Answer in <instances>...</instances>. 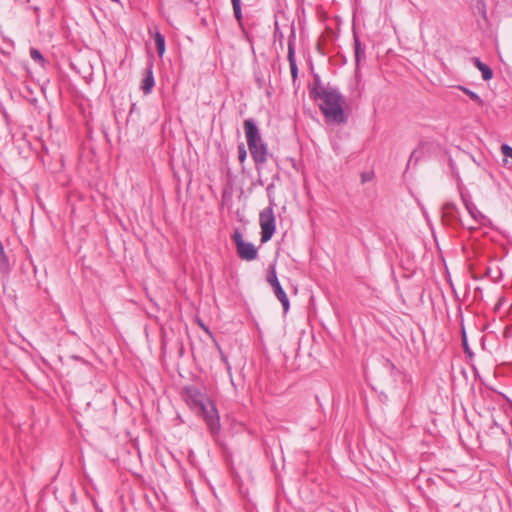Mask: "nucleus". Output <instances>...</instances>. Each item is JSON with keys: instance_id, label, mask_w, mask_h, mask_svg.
<instances>
[{"instance_id": "nucleus-1", "label": "nucleus", "mask_w": 512, "mask_h": 512, "mask_svg": "<svg viewBox=\"0 0 512 512\" xmlns=\"http://www.w3.org/2000/svg\"><path fill=\"white\" fill-rule=\"evenodd\" d=\"M184 397L187 404L203 417L210 433L216 436L220 431V418L215 403L195 386L185 387Z\"/></svg>"}, {"instance_id": "nucleus-2", "label": "nucleus", "mask_w": 512, "mask_h": 512, "mask_svg": "<svg viewBox=\"0 0 512 512\" xmlns=\"http://www.w3.org/2000/svg\"><path fill=\"white\" fill-rule=\"evenodd\" d=\"M314 101H321L319 109L328 122L345 124L348 116L345 114L343 105L345 98L336 86L317 96Z\"/></svg>"}, {"instance_id": "nucleus-3", "label": "nucleus", "mask_w": 512, "mask_h": 512, "mask_svg": "<svg viewBox=\"0 0 512 512\" xmlns=\"http://www.w3.org/2000/svg\"><path fill=\"white\" fill-rule=\"evenodd\" d=\"M243 127L251 157L257 171H260L268 160L267 145L262 141L259 128L253 119L244 120Z\"/></svg>"}, {"instance_id": "nucleus-4", "label": "nucleus", "mask_w": 512, "mask_h": 512, "mask_svg": "<svg viewBox=\"0 0 512 512\" xmlns=\"http://www.w3.org/2000/svg\"><path fill=\"white\" fill-rule=\"evenodd\" d=\"M261 227V242H268L274 235L276 230L275 216L272 206L263 209L259 215Z\"/></svg>"}, {"instance_id": "nucleus-5", "label": "nucleus", "mask_w": 512, "mask_h": 512, "mask_svg": "<svg viewBox=\"0 0 512 512\" xmlns=\"http://www.w3.org/2000/svg\"><path fill=\"white\" fill-rule=\"evenodd\" d=\"M232 240L236 246L237 255L245 261H253L258 256V250L253 243L245 242L240 231L235 230Z\"/></svg>"}, {"instance_id": "nucleus-6", "label": "nucleus", "mask_w": 512, "mask_h": 512, "mask_svg": "<svg viewBox=\"0 0 512 512\" xmlns=\"http://www.w3.org/2000/svg\"><path fill=\"white\" fill-rule=\"evenodd\" d=\"M267 282L272 286L276 298L281 302L284 312H287L290 307L289 299L286 292L282 288L274 266H270L266 277Z\"/></svg>"}, {"instance_id": "nucleus-7", "label": "nucleus", "mask_w": 512, "mask_h": 512, "mask_svg": "<svg viewBox=\"0 0 512 512\" xmlns=\"http://www.w3.org/2000/svg\"><path fill=\"white\" fill-rule=\"evenodd\" d=\"M295 41H296V31L294 23L291 25V32L288 37V55L287 59L290 66V72L293 81L295 82L298 77V66L295 59Z\"/></svg>"}, {"instance_id": "nucleus-8", "label": "nucleus", "mask_w": 512, "mask_h": 512, "mask_svg": "<svg viewBox=\"0 0 512 512\" xmlns=\"http://www.w3.org/2000/svg\"><path fill=\"white\" fill-rule=\"evenodd\" d=\"M461 199L471 218L476 223L483 224V221L485 220L486 217L477 209L476 205L471 201L470 196L461 193Z\"/></svg>"}, {"instance_id": "nucleus-9", "label": "nucleus", "mask_w": 512, "mask_h": 512, "mask_svg": "<svg viewBox=\"0 0 512 512\" xmlns=\"http://www.w3.org/2000/svg\"><path fill=\"white\" fill-rule=\"evenodd\" d=\"M333 85H330L329 83L327 85H324L322 83V80L318 74L313 75V83L309 87V95L311 99H315L317 96L323 93V91H327L328 89H331Z\"/></svg>"}, {"instance_id": "nucleus-10", "label": "nucleus", "mask_w": 512, "mask_h": 512, "mask_svg": "<svg viewBox=\"0 0 512 512\" xmlns=\"http://www.w3.org/2000/svg\"><path fill=\"white\" fill-rule=\"evenodd\" d=\"M155 85V79L153 75V62L149 61L146 67V75L142 81L141 89L144 94H150Z\"/></svg>"}, {"instance_id": "nucleus-11", "label": "nucleus", "mask_w": 512, "mask_h": 512, "mask_svg": "<svg viewBox=\"0 0 512 512\" xmlns=\"http://www.w3.org/2000/svg\"><path fill=\"white\" fill-rule=\"evenodd\" d=\"M474 66L481 72L482 79L484 81H489L493 78V70L485 63H483L478 57H473L471 59Z\"/></svg>"}, {"instance_id": "nucleus-12", "label": "nucleus", "mask_w": 512, "mask_h": 512, "mask_svg": "<svg viewBox=\"0 0 512 512\" xmlns=\"http://www.w3.org/2000/svg\"><path fill=\"white\" fill-rule=\"evenodd\" d=\"M234 17L241 29L244 28L241 0H231Z\"/></svg>"}, {"instance_id": "nucleus-13", "label": "nucleus", "mask_w": 512, "mask_h": 512, "mask_svg": "<svg viewBox=\"0 0 512 512\" xmlns=\"http://www.w3.org/2000/svg\"><path fill=\"white\" fill-rule=\"evenodd\" d=\"M354 49H355V63L359 65L360 61L365 58V50L362 47L361 41L358 35L354 32Z\"/></svg>"}, {"instance_id": "nucleus-14", "label": "nucleus", "mask_w": 512, "mask_h": 512, "mask_svg": "<svg viewBox=\"0 0 512 512\" xmlns=\"http://www.w3.org/2000/svg\"><path fill=\"white\" fill-rule=\"evenodd\" d=\"M154 41H155L158 55L160 57H162L165 53V48H166L164 35H162L159 31H157L154 35Z\"/></svg>"}, {"instance_id": "nucleus-15", "label": "nucleus", "mask_w": 512, "mask_h": 512, "mask_svg": "<svg viewBox=\"0 0 512 512\" xmlns=\"http://www.w3.org/2000/svg\"><path fill=\"white\" fill-rule=\"evenodd\" d=\"M457 88L459 90H461L463 93H465L467 96H469V98L472 101H474L475 103H477L478 105H480V106L484 105V101L482 100V98L474 91H472L469 88L462 86V85L457 86Z\"/></svg>"}, {"instance_id": "nucleus-16", "label": "nucleus", "mask_w": 512, "mask_h": 512, "mask_svg": "<svg viewBox=\"0 0 512 512\" xmlns=\"http://www.w3.org/2000/svg\"><path fill=\"white\" fill-rule=\"evenodd\" d=\"M30 57L32 58L33 61H35L39 65L44 66L45 59H44L42 53L38 49L31 48L30 49Z\"/></svg>"}, {"instance_id": "nucleus-17", "label": "nucleus", "mask_w": 512, "mask_h": 512, "mask_svg": "<svg viewBox=\"0 0 512 512\" xmlns=\"http://www.w3.org/2000/svg\"><path fill=\"white\" fill-rule=\"evenodd\" d=\"M443 211L446 214H449L450 216H456L459 214L458 208L455 203L453 202H446L443 205Z\"/></svg>"}, {"instance_id": "nucleus-18", "label": "nucleus", "mask_w": 512, "mask_h": 512, "mask_svg": "<svg viewBox=\"0 0 512 512\" xmlns=\"http://www.w3.org/2000/svg\"><path fill=\"white\" fill-rule=\"evenodd\" d=\"M274 38H275V40H278L280 42V44L282 45L283 39H284V34L279 27L278 21H275V23H274Z\"/></svg>"}, {"instance_id": "nucleus-19", "label": "nucleus", "mask_w": 512, "mask_h": 512, "mask_svg": "<svg viewBox=\"0 0 512 512\" xmlns=\"http://www.w3.org/2000/svg\"><path fill=\"white\" fill-rule=\"evenodd\" d=\"M247 157V151L245 149L244 143H240L238 145V158L240 162H244Z\"/></svg>"}, {"instance_id": "nucleus-20", "label": "nucleus", "mask_w": 512, "mask_h": 512, "mask_svg": "<svg viewBox=\"0 0 512 512\" xmlns=\"http://www.w3.org/2000/svg\"><path fill=\"white\" fill-rule=\"evenodd\" d=\"M502 154L505 156V158H511L512 159V147L508 144H503L501 146Z\"/></svg>"}, {"instance_id": "nucleus-21", "label": "nucleus", "mask_w": 512, "mask_h": 512, "mask_svg": "<svg viewBox=\"0 0 512 512\" xmlns=\"http://www.w3.org/2000/svg\"><path fill=\"white\" fill-rule=\"evenodd\" d=\"M462 344H463L465 353H467L468 355H472V352L467 343L466 333H465L464 329L462 330Z\"/></svg>"}, {"instance_id": "nucleus-22", "label": "nucleus", "mask_w": 512, "mask_h": 512, "mask_svg": "<svg viewBox=\"0 0 512 512\" xmlns=\"http://www.w3.org/2000/svg\"><path fill=\"white\" fill-rule=\"evenodd\" d=\"M373 176H374V173H373V172H363V173L361 174V182H362V183H366V182H368V181H371V180H372V178H373Z\"/></svg>"}, {"instance_id": "nucleus-23", "label": "nucleus", "mask_w": 512, "mask_h": 512, "mask_svg": "<svg viewBox=\"0 0 512 512\" xmlns=\"http://www.w3.org/2000/svg\"><path fill=\"white\" fill-rule=\"evenodd\" d=\"M382 363L387 370L393 371L395 369L394 364L387 358H383Z\"/></svg>"}, {"instance_id": "nucleus-24", "label": "nucleus", "mask_w": 512, "mask_h": 512, "mask_svg": "<svg viewBox=\"0 0 512 512\" xmlns=\"http://www.w3.org/2000/svg\"><path fill=\"white\" fill-rule=\"evenodd\" d=\"M478 8L481 10L483 17H486V5L484 0H478Z\"/></svg>"}, {"instance_id": "nucleus-25", "label": "nucleus", "mask_w": 512, "mask_h": 512, "mask_svg": "<svg viewBox=\"0 0 512 512\" xmlns=\"http://www.w3.org/2000/svg\"><path fill=\"white\" fill-rule=\"evenodd\" d=\"M494 427H496V428H500V429H501L502 434H506L505 429H504L503 427H501V426L496 422V420H495V419H493V420H492V425L490 426V429H492V428H494Z\"/></svg>"}, {"instance_id": "nucleus-26", "label": "nucleus", "mask_w": 512, "mask_h": 512, "mask_svg": "<svg viewBox=\"0 0 512 512\" xmlns=\"http://www.w3.org/2000/svg\"><path fill=\"white\" fill-rule=\"evenodd\" d=\"M467 228H468L469 230H471V231L476 230V227H474V226H468Z\"/></svg>"}, {"instance_id": "nucleus-27", "label": "nucleus", "mask_w": 512, "mask_h": 512, "mask_svg": "<svg viewBox=\"0 0 512 512\" xmlns=\"http://www.w3.org/2000/svg\"><path fill=\"white\" fill-rule=\"evenodd\" d=\"M414 153H415L414 151L411 153L410 159L414 156Z\"/></svg>"}]
</instances>
